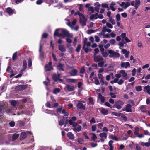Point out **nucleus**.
Segmentation results:
<instances>
[{
  "mask_svg": "<svg viewBox=\"0 0 150 150\" xmlns=\"http://www.w3.org/2000/svg\"><path fill=\"white\" fill-rule=\"evenodd\" d=\"M108 52L110 54L109 57L110 58H118L120 56L119 53L115 52L114 50H108Z\"/></svg>",
  "mask_w": 150,
  "mask_h": 150,
  "instance_id": "nucleus-1",
  "label": "nucleus"
},
{
  "mask_svg": "<svg viewBox=\"0 0 150 150\" xmlns=\"http://www.w3.org/2000/svg\"><path fill=\"white\" fill-rule=\"evenodd\" d=\"M27 88V86L26 85H19L15 87V90L16 91H18L25 90Z\"/></svg>",
  "mask_w": 150,
  "mask_h": 150,
  "instance_id": "nucleus-2",
  "label": "nucleus"
},
{
  "mask_svg": "<svg viewBox=\"0 0 150 150\" xmlns=\"http://www.w3.org/2000/svg\"><path fill=\"white\" fill-rule=\"evenodd\" d=\"M62 36L61 37H71L72 36H70V34L69 32L66 30V29H62V30L61 33Z\"/></svg>",
  "mask_w": 150,
  "mask_h": 150,
  "instance_id": "nucleus-3",
  "label": "nucleus"
},
{
  "mask_svg": "<svg viewBox=\"0 0 150 150\" xmlns=\"http://www.w3.org/2000/svg\"><path fill=\"white\" fill-rule=\"evenodd\" d=\"M115 102L117 105L116 106L117 107V109H121L124 104V103L122 101L118 100Z\"/></svg>",
  "mask_w": 150,
  "mask_h": 150,
  "instance_id": "nucleus-4",
  "label": "nucleus"
},
{
  "mask_svg": "<svg viewBox=\"0 0 150 150\" xmlns=\"http://www.w3.org/2000/svg\"><path fill=\"white\" fill-rule=\"evenodd\" d=\"M76 107L79 109H81L83 110H84L86 109L85 105H84L80 101H79L76 105Z\"/></svg>",
  "mask_w": 150,
  "mask_h": 150,
  "instance_id": "nucleus-5",
  "label": "nucleus"
},
{
  "mask_svg": "<svg viewBox=\"0 0 150 150\" xmlns=\"http://www.w3.org/2000/svg\"><path fill=\"white\" fill-rule=\"evenodd\" d=\"M104 59L100 55L95 56L94 57V61L95 62H100Z\"/></svg>",
  "mask_w": 150,
  "mask_h": 150,
  "instance_id": "nucleus-6",
  "label": "nucleus"
},
{
  "mask_svg": "<svg viewBox=\"0 0 150 150\" xmlns=\"http://www.w3.org/2000/svg\"><path fill=\"white\" fill-rule=\"evenodd\" d=\"M65 88H66L68 91L69 92H71L74 91V87L73 86H71L69 84H67L65 86Z\"/></svg>",
  "mask_w": 150,
  "mask_h": 150,
  "instance_id": "nucleus-7",
  "label": "nucleus"
},
{
  "mask_svg": "<svg viewBox=\"0 0 150 150\" xmlns=\"http://www.w3.org/2000/svg\"><path fill=\"white\" fill-rule=\"evenodd\" d=\"M120 66L121 67H125L127 68L128 67H129L130 66V64L129 62H122L120 64Z\"/></svg>",
  "mask_w": 150,
  "mask_h": 150,
  "instance_id": "nucleus-8",
  "label": "nucleus"
},
{
  "mask_svg": "<svg viewBox=\"0 0 150 150\" xmlns=\"http://www.w3.org/2000/svg\"><path fill=\"white\" fill-rule=\"evenodd\" d=\"M132 106L130 104H128L126 105L125 107V110L127 112H132V110L131 109Z\"/></svg>",
  "mask_w": 150,
  "mask_h": 150,
  "instance_id": "nucleus-9",
  "label": "nucleus"
},
{
  "mask_svg": "<svg viewBox=\"0 0 150 150\" xmlns=\"http://www.w3.org/2000/svg\"><path fill=\"white\" fill-rule=\"evenodd\" d=\"M67 21H68V22L67 23V24L69 26L71 27V24L73 25H75L77 22V21L76 19H74L72 23H71L69 20V19H66Z\"/></svg>",
  "mask_w": 150,
  "mask_h": 150,
  "instance_id": "nucleus-10",
  "label": "nucleus"
},
{
  "mask_svg": "<svg viewBox=\"0 0 150 150\" xmlns=\"http://www.w3.org/2000/svg\"><path fill=\"white\" fill-rule=\"evenodd\" d=\"M57 69L60 71H64V69L63 68V65L59 62L57 66Z\"/></svg>",
  "mask_w": 150,
  "mask_h": 150,
  "instance_id": "nucleus-11",
  "label": "nucleus"
},
{
  "mask_svg": "<svg viewBox=\"0 0 150 150\" xmlns=\"http://www.w3.org/2000/svg\"><path fill=\"white\" fill-rule=\"evenodd\" d=\"M45 71L46 72L50 71L53 69V67L52 66H48L46 64L45 67Z\"/></svg>",
  "mask_w": 150,
  "mask_h": 150,
  "instance_id": "nucleus-12",
  "label": "nucleus"
},
{
  "mask_svg": "<svg viewBox=\"0 0 150 150\" xmlns=\"http://www.w3.org/2000/svg\"><path fill=\"white\" fill-rule=\"evenodd\" d=\"M122 51L124 54H125V56L126 58H127L129 56V51H127L125 49H122Z\"/></svg>",
  "mask_w": 150,
  "mask_h": 150,
  "instance_id": "nucleus-13",
  "label": "nucleus"
},
{
  "mask_svg": "<svg viewBox=\"0 0 150 150\" xmlns=\"http://www.w3.org/2000/svg\"><path fill=\"white\" fill-rule=\"evenodd\" d=\"M58 49L61 52H64L66 51L65 47L63 45H59L58 46Z\"/></svg>",
  "mask_w": 150,
  "mask_h": 150,
  "instance_id": "nucleus-14",
  "label": "nucleus"
},
{
  "mask_svg": "<svg viewBox=\"0 0 150 150\" xmlns=\"http://www.w3.org/2000/svg\"><path fill=\"white\" fill-rule=\"evenodd\" d=\"M4 107L3 105H0V117L3 116L4 115Z\"/></svg>",
  "mask_w": 150,
  "mask_h": 150,
  "instance_id": "nucleus-15",
  "label": "nucleus"
},
{
  "mask_svg": "<svg viewBox=\"0 0 150 150\" xmlns=\"http://www.w3.org/2000/svg\"><path fill=\"white\" fill-rule=\"evenodd\" d=\"M78 71L76 69H73L70 72V74L71 76H75L77 75Z\"/></svg>",
  "mask_w": 150,
  "mask_h": 150,
  "instance_id": "nucleus-16",
  "label": "nucleus"
},
{
  "mask_svg": "<svg viewBox=\"0 0 150 150\" xmlns=\"http://www.w3.org/2000/svg\"><path fill=\"white\" fill-rule=\"evenodd\" d=\"M77 127H76L75 128H73V131L75 132L76 133H77V132H80L81 129V126L80 125H78Z\"/></svg>",
  "mask_w": 150,
  "mask_h": 150,
  "instance_id": "nucleus-17",
  "label": "nucleus"
},
{
  "mask_svg": "<svg viewBox=\"0 0 150 150\" xmlns=\"http://www.w3.org/2000/svg\"><path fill=\"white\" fill-rule=\"evenodd\" d=\"M99 98L100 99V101L101 103H104L105 101V98L104 96H103L101 93H99L98 94Z\"/></svg>",
  "mask_w": 150,
  "mask_h": 150,
  "instance_id": "nucleus-18",
  "label": "nucleus"
},
{
  "mask_svg": "<svg viewBox=\"0 0 150 150\" xmlns=\"http://www.w3.org/2000/svg\"><path fill=\"white\" fill-rule=\"evenodd\" d=\"M100 112L104 115H106L108 114V111L103 108H102L100 111Z\"/></svg>",
  "mask_w": 150,
  "mask_h": 150,
  "instance_id": "nucleus-19",
  "label": "nucleus"
},
{
  "mask_svg": "<svg viewBox=\"0 0 150 150\" xmlns=\"http://www.w3.org/2000/svg\"><path fill=\"white\" fill-rule=\"evenodd\" d=\"M59 31V29H57L55 30L54 34V36H58L60 37L62 36V34H61V33H59L58 32Z\"/></svg>",
  "mask_w": 150,
  "mask_h": 150,
  "instance_id": "nucleus-20",
  "label": "nucleus"
},
{
  "mask_svg": "<svg viewBox=\"0 0 150 150\" xmlns=\"http://www.w3.org/2000/svg\"><path fill=\"white\" fill-rule=\"evenodd\" d=\"M67 136L70 139L72 140L74 138V134L71 132H68L67 134Z\"/></svg>",
  "mask_w": 150,
  "mask_h": 150,
  "instance_id": "nucleus-21",
  "label": "nucleus"
},
{
  "mask_svg": "<svg viewBox=\"0 0 150 150\" xmlns=\"http://www.w3.org/2000/svg\"><path fill=\"white\" fill-rule=\"evenodd\" d=\"M7 12L10 15L13 14L14 11L12 10L11 8H7L6 9Z\"/></svg>",
  "mask_w": 150,
  "mask_h": 150,
  "instance_id": "nucleus-22",
  "label": "nucleus"
},
{
  "mask_svg": "<svg viewBox=\"0 0 150 150\" xmlns=\"http://www.w3.org/2000/svg\"><path fill=\"white\" fill-rule=\"evenodd\" d=\"M120 73L122 74V76L123 77H126L127 76V73L125 72V70H121L120 71Z\"/></svg>",
  "mask_w": 150,
  "mask_h": 150,
  "instance_id": "nucleus-23",
  "label": "nucleus"
},
{
  "mask_svg": "<svg viewBox=\"0 0 150 150\" xmlns=\"http://www.w3.org/2000/svg\"><path fill=\"white\" fill-rule=\"evenodd\" d=\"M87 19H80L79 22L81 23H82V26H83L86 25V22Z\"/></svg>",
  "mask_w": 150,
  "mask_h": 150,
  "instance_id": "nucleus-24",
  "label": "nucleus"
},
{
  "mask_svg": "<svg viewBox=\"0 0 150 150\" xmlns=\"http://www.w3.org/2000/svg\"><path fill=\"white\" fill-rule=\"evenodd\" d=\"M98 18V14L96 13L91 15L90 17V19H97Z\"/></svg>",
  "mask_w": 150,
  "mask_h": 150,
  "instance_id": "nucleus-25",
  "label": "nucleus"
},
{
  "mask_svg": "<svg viewBox=\"0 0 150 150\" xmlns=\"http://www.w3.org/2000/svg\"><path fill=\"white\" fill-rule=\"evenodd\" d=\"M19 134H18L15 133L13 134L12 137V139L13 141H14L18 138Z\"/></svg>",
  "mask_w": 150,
  "mask_h": 150,
  "instance_id": "nucleus-26",
  "label": "nucleus"
},
{
  "mask_svg": "<svg viewBox=\"0 0 150 150\" xmlns=\"http://www.w3.org/2000/svg\"><path fill=\"white\" fill-rule=\"evenodd\" d=\"M65 119L64 117H63V119H60L59 121V125L60 126L63 125L64 124V120Z\"/></svg>",
  "mask_w": 150,
  "mask_h": 150,
  "instance_id": "nucleus-27",
  "label": "nucleus"
},
{
  "mask_svg": "<svg viewBox=\"0 0 150 150\" xmlns=\"http://www.w3.org/2000/svg\"><path fill=\"white\" fill-rule=\"evenodd\" d=\"M27 137L26 134L25 132H22L21 135V138L22 139H25Z\"/></svg>",
  "mask_w": 150,
  "mask_h": 150,
  "instance_id": "nucleus-28",
  "label": "nucleus"
},
{
  "mask_svg": "<svg viewBox=\"0 0 150 150\" xmlns=\"http://www.w3.org/2000/svg\"><path fill=\"white\" fill-rule=\"evenodd\" d=\"M99 136L101 138H104L105 139H106L107 137V134L106 133L104 132L100 133L99 134Z\"/></svg>",
  "mask_w": 150,
  "mask_h": 150,
  "instance_id": "nucleus-29",
  "label": "nucleus"
},
{
  "mask_svg": "<svg viewBox=\"0 0 150 150\" xmlns=\"http://www.w3.org/2000/svg\"><path fill=\"white\" fill-rule=\"evenodd\" d=\"M140 144L142 146H145L146 147H149L150 146V144L148 142L145 143L144 142H142Z\"/></svg>",
  "mask_w": 150,
  "mask_h": 150,
  "instance_id": "nucleus-30",
  "label": "nucleus"
},
{
  "mask_svg": "<svg viewBox=\"0 0 150 150\" xmlns=\"http://www.w3.org/2000/svg\"><path fill=\"white\" fill-rule=\"evenodd\" d=\"M122 113H118L115 112H113L111 113V115L113 116H115L117 117H120L121 116Z\"/></svg>",
  "mask_w": 150,
  "mask_h": 150,
  "instance_id": "nucleus-31",
  "label": "nucleus"
},
{
  "mask_svg": "<svg viewBox=\"0 0 150 150\" xmlns=\"http://www.w3.org/2000/svg\"><path fill=\"white\" fill-rule=\"evenodd\" d=\"M27 67V63L26 60L24 59L23 62V68L26 69Z\"/></svg>",
  "mask_w": 150,
  "mask_h": 150,
  "instance_id": "nucleus-32",
  "label": "nucleus"
},
{
  "mask_svg": "<svg viewBox=\"0 0 150 150\" xmlns=\"http://www.w3.org/2000/svg\"><path fill=\"white\" fill-rule=\"evenodd\" d=\"M124 44H126V42H120L118 43V45L119 46V48L120 49H122L124 46Z\"/></svg>",
  "mask_w": 150,
  "mask_h": 150,
  "instance_id": "nucleus-33",
  "label": "nucleus"
},
{
  "mask_svg": "<svg viewBox=\"0 0 150 150\" xmlns=\"http://www.w3.org/2000/svg\"><path fill=\"white\" fill-rule=\"evenodd\" d=\"M58 78L56 74H54L53 75L52 79L55 82H57L58 80Z\"/></svg>",
  "mask_w": 150,
  "mask_h": 150,
  "instance_id": "nucleus-34",
  "label": "nucleus"
},
{
  "mask_svg": "<svg viewBox=\"0 0 150 150\" xmlns=\"http://www.w3.org/2000/svg\"><path fill=\"white\" fill-rule=\"evenodd\" d=\"M104 59L103 60H102L101 61L99 62L98 63V67H102L104 64Z\"/></svg>",
  "mask_w": 150,
  "mask_h": 150,
  "instance_id": "nucleus-35",
  "label": "nucleus"
},
{
  "mask_svg": "<svg viewBox=\"0 0 150 150\" xmlns=\"http://www.w3.org/2000/svg\"><path fill=\"white\" fill-rule=\"evenodd\" d=\"M60 89L58 88H55L53 91V93L54 94H57L58 93L60 92Z\"/></svg>",
  "mask_w": 150,
  "mask_h": 150,
  "instance_id": "nucleus-36",
  "label": "nucleus"
},
{
  "mask_svg": "<svg viewBox=\"0 0 150 150\" xmlns=\"http://www.w3.org/2000/svg\"><path fill=\"white\" fill-rule=\"evenodd\" d=\"M89 103H88V104H90L92 105H93L94 103H93V100L91 97H90L88 99Z\"/></svg>",
  "mask_w": 150,
  "mask_h": 150,
  "instance_id": "nucleus-37",
  "label": "nucleus"
},
{
  "mask_svg": "<svg viewBox=\"0 0 150 150\" xmlns=\"http://www.w3.org/2000/svg\"><path fill=\"white\" fill-rule=\"evenodd\" d=\"M17 52H16L14 53L13 54L12 56V59L13 60H15L17 58Z\"/></svg>",
  "mask_w": 150,
  "mask_h": 150,
  "instance_id": "nucleus-38",
  "label": "nucleus"
},
{
  "mask_svg": "<svg viewBox=\"0 0 150 150\" xmlns=\"http://www.w3.org/2000/svg\"><path fill=\"white\" fill-rule=\"evenodd\" d=\"M81 45L80 44H78L75 50L77 52H79L81 50Z\"/></svg>",
  "mask_w": 150,
  "mask_h": 150,
  "instance_id": "nucleus-39",
  "label": "nucleus"
},
{
  "mask_svg": "<svg viewBox=\"0 0 150 150\" xmlns=\"http://www.w3.org/2000/svg\"><path fill=\"white\" fill-rule=\"evenodd\" d=\"M66 80L67 82L74 83L75 82L76 80L73 79H67Z\"/></svg>",
  "mask_w": 150,
  "mask_h": 150,
  "instance_id": "nucleus-40",
  "label": "nucleus"
},
{
  "mask_svg": "<svg viewBox=\"0 0 150 150\" xmlns=\"http://www.w3.org/2000/svg\"><path fill=\"white\" fill-rule=\"evenodd\" d=\"M140 110L142 112H146V108L144 106H142L140 107Z\"/></svg>",
  "mask_w": 150,
  "mask_h": 150,
  "instance_id": "nucleus-41",
  "label": "nucleus"
},
{
  "mask_svg": "<svg viewBox=\"0 0 150 150\" xmlns=\"http://www.w3.org/2000/svg\"><path fill=\"white\" fill-rule=\"evenodd\" d=\"M110 137L111 138L112 140H115L116 141H118V140L117 137L115 136L113 134L111 135L110 136Z\"/></svg>",
  "mask_w": 150,
  "mask_h": 150,
  "instance_id": "nucleus-42",
  "label": "nucleus"
},
{
  "mask_svg": "<svg viewBox=\"0 0 150 150\" xmlns=\"http://www.w3.org/2000/svg\"><path fill=\"white\" fill-rule=\"evenodd\" d=\"M135 131L134 132V134L135 135H137L138 134L139 131V128L138 127H136L135 128Z\"/></svg>",
  "mask_w": 150,
  "mask_h": 150,
  "instance_id": "nucleus-43",
  "label": "nucleus"
},
{
  "mask_svg": "<svg viewBox=\"0 0 150 150\" xmlns=\"http://www.w3.org/2000/svg\"><path fill=\"white\" fill-rule=\"evenodd\" d=\"M94 79L95 81V84L96 85H98L100 84L99 81L97 77H94Z\"/></svg>",
  "mask_w": 150,
  "mask_h": 150,
  "instance_id": "nucleus-44",
  "label": "nucleus"
},
{
  "mask_svg": "<svg viewBox=\"0 0 150 150\" xmlns=\"http://www.w3.org/2000/svg\"><path fill=\"white\" fill-rule=\"evenodd\" d=\"M130 5V4L129 2H126L125 3V5L124 7H123V8L126 9Z\"/></svg>",
  "mask_w": 150,
  "mask_h": 150,
  "instance_id": "nucleus-45",
  "label": "nucleus"
},
{
  "mask_svg": "<svg viewBox=\"0 0 150 150\" xmlns=\"http://www.w3.org/2000/svg\"><path fill=\"white\" fill-rule=\"evenodd\" d=\"M80 73L81 74H84L85 71V67L84 66L82 67L80 70Z\"/></svg>",
  "mask_w": 150,
  "mask_h": 150,
  "instance_id": "nucleus-46",
  "label": "nucleus"
},
{
  "mask_svg": "<svg viewBox=\"0 0 150 150\" xmlns=\"http://www.w3.org/2000/svg\"><path fill=\"white\" fill-rule=\"evenodd\" d=\"M28 66L29 67H31L32 65V59L30 58H29L28 59Z\"/></svg>",
  "mask_w": 150,
  "mask_h": 150,
  "instance_id": "nucleus-47",
  "label": "nucleus"
},
{
  "mask_svg": "<svg viewBox=\"0 0 150 150\" xmlns=\"http://www.w3.org/2000/svg\"><path fill=\"white\" fill-rule=\"evenodd\" d=\"M10 103L11 105H12L13 106H15L16 105L17 102L15 100H11Z\"/></svg>",
  "mask_w": 150,
  "mask_h": 150,
  "instance_id": "nucleus-48",
  "label": "nucleus"
},
{
  "mask_svg": "<svg viewBox=\"0 0 150 150\" xmlns=\"http://www.w3.org/2000/svg\"><path fill=\"white\" fill-rule=\"evenodd\" d=\"M101 6H102V7L103 8H108V10H109L108 5L107 4L102 3L101 4Z\"/></svg>",
  "mask_w": 150,
  "mask_h": 150,
  "instance_id": "nucleus-49",
  "label": "nucleus"
},
{
  "mask_svg": "<svg viewBox=\"0 0 150 150\" xmlns=\"http://www.w3.org/2000/svg\"><path fill=\"white\" fill-rule=\"evenodd\" d=\"M121 116V117L123 118L124 121H127V117L124 114H123V113H122Z\"/></svg>",
  "mask_w": 150,
  "mask_h": 150,
  "instance_id": "nucleus-50",
  "label": "nucleus"
},
{
  "mask_svg": "<svg viewBox=\"0 0 150 150\" xmlns=\"http://www.w3.org/2000/svg\"><path fill=\"white\" fill-rule=\"evenodd\" d=\"M48 34L47 33H44L43 34L42 36V38H47L48 37Z\"/></svg>",
  "mask_w": 150,
  "mask_h": 150,
  "instance_id": "nucleus-51",
  "label": "nucleus"
},
{
  "mask_svg": "<svg viewBox=\"0 0 150 150\" xmlns=\"http://www.w3.org/2000/svg\"><path fill=\"white\" fill-rule=\"evenodd\" d=\"M140 5V1L139 0H136L135 5L139 6Z\"/></svg>",
  "mask_w": 150,
  "mask_h": 150,
  "instance_id": "nucleus-52",
  "label": "nucleus"
},
{
  "mask_svg": "<svg viewBox=\"0 0 150 150\" xmlns=\"http://www.w3.org/2000/svg\"><path fill=\"white\" fill-rule=\"evenodd\" d=\"M136 89L137 91L138 92L142 90V87L140 86L136 87Z\"/></svg>",
  "mask_w": 150,
  "mask_h": 150,
  "instance_id": "nucleus-53",
  "label": "nucleus"
},
{
  "mask_svg": "<svg viewBox=\"0 0 150 150\" xmlns=\"http://www.w3.org/2000/svg\"><path fill=\"white\" fill-rule=\"evenodd\" d=\"M96 31V30H94L92 29L88 30V33L89 34H90Z\"/></svg>",
  "mask_w": 150,
  "mask_h": 150,
  "instance_id": "nucleus-54",
  "label": "nucleus"
},
{
  "mask_svg": "<svg viewBox=\"0 0 150 150\" xmlns=\"http://www.w3.org/2000/svg\"><path fill=\"white\" fill-rule=\"evenodd\" d=\"M104 105L107 107H110L111 108H112V107H111V105L108 102H105L104 104Z\"/></svg>",
  "mask_w": 150,
  "mask_h": 150,
  "instance_id": "nucleus-55",
  "label": "nucleus"
},
{
  "mask_svg": "<svg viewBox=\"0 0 150 150\" xmlns=\"http://www.w3.org/2000/svg\"><path fill=\"white\" fill-rule=\"evenodd\" d=\"M62 106H61L60 107L58 108H57V110H56L57 113L59 112V113H60L61 112L62 110Z\"/></svg>",
  "mask_w": 150,
  "mask_h": 150,
  "instance_id": "nucleus-56",
  "label": "nucleus"
},
{
  "mask_svg": "<svg viewBox=\"0 0 150 150\" xmlns=\"http://www.w3.org/2000/svg\"><path fill=\"white\" fill-rule=\"evenodd\" d=\"M90 123L91 124H94L96 122L95 121V118L94 117H92L91 119L90 120Z\"/></svg>",
  "mask_w": 150,
  "mask_h": 150,
  "instance_id": "nucleus-57",
  "label": "nucleus"
},
{
  "mask_svg": "<svg viewBox=\"0 0 150 150\" xmlns=\"http://www.w3.org/2000/svg\"><path fill=\"white\" fill-rule=\"evenodd\" d=\"M110 42L112 45H114V44L115 43L116 41L115 39H112L109 41Z\"/></svg>",
  "mask_w": 150,
  "mask_h": 150,
  "instance_id": "nucleus-58",
  "label": "nucleus"
},
{
  "mask_svg": "<svg viewBox=\"0 0 150 150\" xmlns=\"http://www.w3.org/2000/svg\"><path fill=\"white\" fill-rule=\"evenodd\" d=\"M101 53L103 55V56L104 57H107L108 55V53L106 52H104L103 53Z\"/></svg>",
  "mask_w": 150,
  "mask_h": 150,
  "instance_id": "nucleus-59",
  "label": "nucleus"
},
{
  "mask_svg": "<svg viewBox=\"0 0 150 150\" xmlns=\"http://www.w3.org/2000/svg\"><path fill=\"white\" fill-rule=\"evenodd\" d=\"M93 136L92 137V139L93 141H95L96 139L97 138V137L96 135L94 133H92Z\"/></svg>",
  "mask_w": 150,
  "mask_h": 150,
  "instance_id": "nucleus-60",
  "label": "nucleus"
},
{
  "mask_svg": "<svg viewBox=\"0 0 150 150\" xmlns=\"http://www.w3.org/2000/svg\"><path fill=\"white\" fill-rule=\"evenodd\" d=\"M15 124V122L14 121H11L9 124V125L12 127H13L14 126Z\"/></svg>",
  "mask_w": 150,
  "mask_h": 150,
  "instance_id": "nucleus-61",
  "label": "nucleus"
},
{
  "mask_svg": "<svg viewBox=\"0 0 150 150\" xmlns=\"http://www.w3.org/2000/svg\"><path fill=\"white\" fill-rule=\"evenodd\" d=\"M66 41L67 42L70 44L72 42V40L71 39L68 38H67L66 39Z\"/></svg>",
  "mask_w": 150,
  "mask_h": 150,
  "instance_id": "nucleus-62",
  "label": "nucleus"
},
{
  "mask_svg": "<svg viewBox=\"0 0 150 150\" xmlns=\"http://www.w3.org/2000/svg\"><path fill=\"white\" fill-rule=\"evenodd\" d=\"M120 36L122 37V39H125L126 37V33H122L120 35Z\"/></svg>",
  "mask_w": 150,
  "mask_h": 150,
  "instance_id": "nucleus-63",
  "label": "nucleus"
},
{
  "mask_svg": "<svg viewBox=\"0 0 150 150\" xmlns=\"http://www.w3.org/2000/svg\"><path fill=\"white\" fill-rule=\"evenodd\" d=\"M97 125L98 126V127L99 128L101 129L102 127H103V123L102 122L98 124Z\"/></svg>",
  "mask_w": 150,
  "mask_h": 150,
  "instance_id": "nucleus-64",
  "label": "nucleus"
}]
</instances>
